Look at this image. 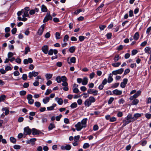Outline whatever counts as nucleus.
Instances as JSON below:
<instances>
[{
    "label": "nucleus",
    "instance_id": "6e6d98bb",
    "mask_svg": "<svg viewBox=\"0 0 151 151\" xmlns=\"http://www.w3.org/2000/svg\"><path fill=\"white\" fill-rule=\"evenodd\" d=\"M73 92L75 93H78L79 92V89L77 88H74L73 89Z\"/></svg>",
    "mask_w": 151,
    "mask_h": 151
},
{
    "label": "nucleus",
    "instance_id": "2eb2a0df",
    "mask_svg": "<svg viewBox=\"0 0 151 151\" xmlns=\"http://www.w3.org/2000/svg\"><path fill=\"white\" fill-rule=\"evenodd\" d=\"M37 139L35 138H32L29 140H28L26 141V142L27 144H32V145H34V143L36 141Z\"/></svg>",
    "mask_w": 151,
    "mask_h": 151
},
{
    "label": "nucleus",
    "instance_id": "7c9ffc66",
    "mask_svg": "<svg viewBox=\"0 0 151 151\" xmlns=\"http://www.w3.org/2000/svg\"><path fill=\"white\" fill-rule=\"evenodd\" d=\"M55 125L52 124L51 123L49 125L48 129L49 130H52L53 128H55Z\"/></svg>",
    "mask_w": 151,
    "mask_h": 151
},
{
    "label": "nucleus",
    "instance_id": "4be33fe9",
    "mask_svg": "<svg viewBox=\"0 0 151 151\" xmlns=\"http://www.w3.org/2000/svg\"><path fill=\"white\" fill-rule=\"evenodd\" d=\"M139 36V33L138 32H136L134 35L133 38L134 40H137Z\"/></svg>",
    "mask_w": 151,
    "mask_h": 151
},
{
    "label": "nucleus",
    "instance_id": "3c124183",
    "mask_svg": "<svg viewBox=\"0 0 151 151\" xmlns=\"http://www.w3.org/2000/svg\"><path fill=\"white\" fill-rule=\"evenodd\" d=\"M69 39V36L68 35H65L63 41L64 42H66Z\"/></svg>",
    "mask_w": 151,
    "mask_h": 151
},
{
    "label": "nucleus",
    "instance_id": "4d7b16f0",
    "mask_svg": "<svg viewBox=\"0 0 151 151\" xmlns=\"http://www.w3.org/2000/svg\"><path fill=\"white\" fill-rule=\"evenodd\" d=\"M5 70L6 71L11 70H12V68L9 66H6L5 67Z\"/></svg>",
    "mask_w": 151,
    "mask_h": 151
},
{
    "label": "nucleus",
    "instance_id": "e2e57ef3",
    "mask_svg": "<svg viewBox=\"0 0 151 151\" xmlns=\"http://www.w3.org/2000/svg\"><path fill=\"white\" fill-rule=\"evenodd\" d=\"M62 117V115L61 114L59 115L58 116H56L55 119L57 121H60L61 118Z\"/></svg>",
    "mask_w": 151,
    "mask_h": 151
},
{
    "label": "nucleus",
    "instance_id": "a878e982",
    "mask_svg": "<svg viewBox=\"0 0 151 151\" xmlns=\"http://www.w3.org/2000/svg\"><path fill=\"white\" fill-rule=\"evenodd\" d=\"M56 106V104H53L52 105L50 106L47 107V109L48 111H51L53 110L54 107Z\"/></svg>",
    "mask_w": 151,
    "mask_h": 151
},
{
    "label": "nucleus",
    "instance_id": "f8f14e48",
    "mask_svg": "<svg viewBox=\"0 0 151 151\" xmlns=\"http://www.w3.org/2000/svg\"><path fill=\"white\" fill-rule=\"evenodd\" d=\"M69 58H68L67 59V62L69 64H70L71 63H75L76 62V59L75 57H72L69 60Z\"/></svg>",
    "mask_w": 151,
    "mask_h": 151
},
{
    "label": "nucleus",
    "instance_id": "c9c22d12",
    "mask_svg": "<svg viewBox=\"0 0 151 151\" xmlns=\"http://www.w3.org/2000/svg\"><path fill=\"white\" fill-rule=\"evenodd\" d=\"M90 147V145L88 143H85L83 146V147L85 149L88 148Z\"/></svg>",
    "mask_w": 151,
    "mask_h": 151
},
{
    "label": "nucleus",
    "instance_id": "4468645a",
    "mask_svg": "<svg viewBox=\"0 0 151 151\" xmlns=\"http://www.w3.org/2000/svg\"><path fill=\"white\" fill-rule=\"evenodd\" d=\"M42 51L45 54H47L48 52V47L47 45H44L42 48Z\"/></svg>",
    "mask_w": 151,
    "mask_h": 151
},
{
    "label": "nucleus",
    "instance_id": "774afa93",
    "mask_svg": "<svg viewBox=\"0 0 151 151\" xmlns=\"http://www.w3.org/2000/svg\"><path fill=\"white\" fill-rule=\"evenodd\" d=\"M137 51L136 50H133L132 51V55H134L137 53Z\"/></svg>",
    "mask_w": 151,
    "mask_h": 151
},
{
    "label": "nucleus",
    "instance_id": "7ed1b4c3",
    "mask_svg": "<svg viewBox=\"0 0 151 151\" xmlns=\"http://www.w3.org/2000/svg\"><path fill=\"white\" fill-rule=\"evenodd\" d=\"M62 78L63 83H62V85L64 87L63 89L65 91H67L68 90V83L66 81H67V78L65 76H63Z\"/></svg>",
    "mask_w": 151,
    "mask_h": 151
},
{
    "label": "nucleus",
    "instance_id": "5701e85b",
    "mask_svg": "<svg viewBox=\"0 0 151 151\" xmlns=\"http://www.w3.org/2000/svg\"><path fill=\"white\" fill-rule=\"evenodd\" d=\"M55 100L57 101L58 104L60 105H61L63 104V101L61 98H55Z\"/></svg>",
    "mask_w": 151,
    "mask_h": 151
},
{
    "label": "nucleus",
    "instance_id": "dca6fc26",
    "mask_svg": "<svg viewBox=\"0 0 151 151\" xmlns=\"http://www.w3.org/2000/svg\"><path fill=\"white\" fill-rule=\"evenodd\" d=\"M112 92L114 94L117 95H120L122 94V91L119 90L117 89L113 90Z\"/></svg>",
    "mask_w": 151,
    "mask_h": 151
},
{
    "label": "nucleus",
    "instance_id": "f704fd0d",
    "mask_svg": "<svg viewBox=\"0 0 151 151\" xmlns=\"http://www.w3.org/2000/svg\"><path fill=\"white\" fill-rule=\"evenodd\" d=\"M120 58V57L118 55H116L114 58V60L115 62L117 61Z\"/></svg>",
    "mask_w": 151,
    "mask_h": 151
},
{
    "label": "nucleus",
    "instance_id": "680f3d73",
    "mask_svg": "<svg viewBox=\"0 0 151 151\" xmlns=\"http://www.w3.org/2000/svg\"><path fill=\"white\" fill-rule=\"evenodd\" d=\"M6 98V96L5 95H2L0 96V99L1 101L4 100Z\"/></svg>",
    "mask_w": 151,
    "mask_h": 151
},
{
    "label": "nucleus",
    "instance_id": "473e14b6",
    "mask_svg": "<svg viewBox=\"0 0 151 151\" xmlns=\"http://www.w3.org/2000/svg\"><path fill=\"white\" fill-rule=\"evenodd\" d=\"M10 141L14 144L16 142V139L13 137H11L10 138Z\"/></svg>",
    "mask_w": 151,
    "mask_h": 151
},
{
    "label": "nucleus",
    "instance_id": "13d9d810",
    "mask_svg": "<svg viewBox=\"0 0 151 151\" xmlns=\"http://www.w3.org/2000/svg\"><path fill=\"white\" fill-rule=\"evenodd\" d=\"M114 100V98L113 97H111L110 98L108 101V104H111Z\"/></svg>",
    "mask_w": 151,
    "mask_h": 151
},
{
    "label": "nucleus",
    "instance_id": "c03bdc74",
    "mask_svg": "<svg viewBox=\"0 0 151 151\" xmlns=\"http://www.w3.org/2000/svg\"><path fill=\"white\" fill-rule=\"evenodd\" d=\"M138 97L135 94H134L133 96H131L129 98L130 100H132L134 99H136V98Z\"/></svg>",
    "mask_w": 151,
    "mask_h": 151
},
{
    "label": "nucleus",
    "instance_id": "a18cd8bd",
    "mask_svg": "<svg viewBox=\"0 0 151 151\" xmlns=\"http://www.w3.org/2000/svg\"><path fill=\"white\" fill-rule=\"evenodd\" d=\"M50 18H49V17H47L45 16V17L44 18L43 20V22H45L48 21L49 20H51L52 19H50Z\"/></svg>",
    "mask_w": 151,
    "mask_h": 151
},
{
    "label": "nucleus",
    "instance_id": "37998d69",
    "mask_svg": "<svg viewBox=\"0 0 151 151\" xmlns=\"http://www.w3.org/2000/svg\"><path fill=\"white\" fill-rule=\"evenodd\" d=\"M112 35V33H108L106 35V37L108 39H109L111 38Z\"/></svg>",
    "mask_w": 151,
    "mask_h": 151
},
{
    "label": "nucleus",
    "instance_id": "f257e3e1",
    "mask_svg": "<svg viewBox=\"0 0 151 151\" xmlns=\"http://www.w3.org/2000/svg\"><path fill=\"white\" fill-rule=\"evenodd\" d=\"M87 118L83 119L81 122H78L75 125L76 129L78 131H81L82 129L85 128L87 126Z\"/></svg>",
    "mask_w": 151,
    "mask_h": 151
},
{
    "label": "nucleus",
    "instance_id": "9d476101",
    "mask_svg": "<svg viewBox=\"0 0 151 151\" xmlns=\"http://www.w3.org/2000/svg\"><path fill=\"white\" fill-rule=\"evenodd\" d=\"M98 91L96 90H94L93 89H88V93L89 94H92L94 95H96L98 94Z\"/></svg>",
    "mask_w": 151,
    "mask_h": 151
},
{
    "label": "nucleus",
    "instance_id": "864d4df0",
    "mask_svg": "<svg viewBox=\"0 0 151 151\" xmlns=\"http://www.w3.org/2000/svg\"><path fill=\"white\" fill-rule=\"evenodd\" d=\"M116 118L115 117L113 116L111 117L109 121L111 122H113L116 121Z\"/></svg>",
    "mask_w": 151,
    "mask_h": 151
},
{
    "label": "nucleus",
    "instance_id": "39448f33",
    "mask_svg": "<svg viewBox=\"0 0 151 151\" xmlns=\"http://www.w3.org/2000/svg\"><path fill=\"white\" fill-rule=\"evenodd\" d=\"M124 71V68H121L117 70H114L112 72L111 74L112 75H116L117 74H121Z\"/></svg>",
    "mask_w": 151,
    "mask_h": 151
},
{
    "label": "nucleus",
    "instance_id": "338daca9",
    "mask_svg": "<svg viewBox=\"0 0 151 151\" xmlns=\"http://www.w3.org/2000/svg\"><path fill=\"white\" fill-rule=\"evenodd\" d=\"M48 52L49 55H53V50L52 49H50L48 51Z\"/></svg>",
    "mask_w": 151,
    "mask_h": 151
},
{
    "label": "nucleus",
    "instance_id": "e433bc0d",
    "mask_svg": "<svg viewBox=\"0 0 151 151\" xmlns=\"http://www.w3.org/2000/svg\"><path fill=\"white\" fill-rule=\"evenodd\" d=\"M17 18H18V20L19 21L22 20L24 22V21H27V18H24L23 17V18H22L21 17H20V16H18Z\"/></svg>",
    "mask_w": 151,
    "mask_h": 151
},
{
    "label": "nucleus",
    "instance_id": "9b49d317",
    "mask_svg": "<svg viewBox=\"0 0 151 151\" xmlns=\"http://www.w3.org/2000/svg\"><path fill=\"white\" fill-rule=\"evenodd\" d=\"M71 148V146L70 145H67L65 146H62L61 149L63 150H70Z\"/></svg>",
    "mask_w": 151,
    "mask_h": 151
},
{
    "label": "nucleus",
    "instance_id": "6e6552de",
    "mask_svg": "<svg viewBox=\"0 0 151 151\" xmlns=\"http://www.w3.org/2000/svg\"><path fill=\"white\" fill-rule=\"evenodd\" d=\"M45 26V24H43L41 26L39 29H38L37 32L39 35H40L42 34L44 31Z\"/></svg>",
    "mask_w": 151,
    "mask_h": 151
},
{
    "label": "nucleus",
    "instance_id": "a19ab883",
    "mask_svg": "<svg viewBox=\"0 0 151 151\" xmlns=\"http://www.w3.org/2000/svg\"><path fill=\"white\" fill-rule=\"evenodd\" d=\"M119 83H115L114 84H113L111 86V88H116L119 86Z\"/></svg>",
    "mask_w": 151,
    "mask_h": 151
},
{
    "label": "nucleus",
    "instance_id": "de8ad7c7",
    "mask_svg": "<svg viewBox=\"0 0 151 151\" xmlns=\"http://www.w3.org/2000/svg\"><path fill=\"white\" fill-rule=\"evenodd\" d=\"M86 37H85L83 36H80L79 37V39L80 41L82 42L84 40Z\"/></svg>",
    "mask_w": 151,
    "mask_h": 151
},
{
    "label": "nucleus",
    "instance_id": "052dcab7",
    "mask_svg": "<svg viewBox=\"0 0 151 151\" xmlns=\"http://www.w3.org/2000/svg\"><path fill=\"white\" fill-rule=\"evenodd\" d=\"M27 75L26 74H24L22 75V78L23 80L25 81L27 80Z\"/></svg>",
    "mask_w": 151,
    "mask_h": 151
},
{
    "label": "nucleus",
    "instance_id": "79ce46f5",
    "mask_svg": "<svg viewBox=\"0 0 151 151\" xmlns=\"http://www.w3.org/2000/svg\"><path fill=\"white\" fill-rule=\"evenodd\" d=\"M30 50L29 47H27L25 48V54H27L28 52H30Z\"/></svg>",
    "mask_w": 151,
    "mask_h": 151
},
{
    "label": "nucleus",
    "instance_id": "bb28decb",
    "mask_svg": "<svg viewBox=\"0 0 151 151\" xmlns=\"http://www.w3.org/2000/svg\"><path fill=\"white\" fill-rule=\"evenodd\" d=\"M139 102V100L137 99H134L131 104L133 105H137Z\"/></svg>",
    "mask_w": 151,
    "mask_h": 151
},
{
    "label": "nucleus",
    "instance_id": "412c9836",
    "mask_svg": "<svg viewBox=\"0 0 151 151\" xmlns=\"http://www.w3.org/2000/svg\"><path fill=\"white\" fill-rule=\"evenodd\" d=\"M63 76H62L61 77H60V76H58L56 77V81L58 83H60L61 81L62 82L63 81Z\"/></svg>",
    "mask_w": 151,
    "mask_h": 151
},
{
    "label": "nucleus",
    "instance_id": "58836bf2",
    "mask_svg": "<svg viewBox=\"0 0 151 151\" xmlns=\"http://www.w3.org/2000/svg\"><path fill=\"white\" fill-rule=\"evenodd\" d=\"M69 50L71 53H73L75 51V47L74 46H72L70 47L69 49Z\"/></svg>",
    "mask_w": 151,
    "mask_h": 151
},
{
    "label": "nucleus",
    "instance_id": "09e8293b",
    "mask_svg": "<svg viewBox=\"0 0 151 151\" xmlns=\"http://www.w3.org/2000/svg\"><path fill=\"white\" fill-rule=\"evenodd\" d=\"M13 55L14 54L13 53L11 52H9L7 55L8 58H10L12 57Z\"/></svg>",
    "mask_w": 151,
    "mask_h": 151
},
{
    "label": "nucleus",
    "instance_id": "a211bd4d",
    "mask_svg": "<svg viewBox=\"0 0 151 151\" xmlns=\"http://www.w3.org/2000/svg\"><path fill=\"white\" fill-rule=\"evenodd\" d=\"M144 51L146 53L151 55V48L149 47H146L145 48Z\"/></svg>",
    "mask_w": 151,
    "mask_h": 151
},
{
    "label": "nucleus",
    "instance_id": "6ab92c4d",
    "mask_svg": "<svg viewBox=\"0 0 151 151\" xmlns=\"http://www.w3.org/2000/svg\"><path fill=\"white\" fill-rule=\"evenodd\" d=\"M112 76H113V75L111 73H110L109 74V76H108V79H108L107 82L109 83H110L111 82L113 81V79L112 78Z\"/></svg>",
    "mask_w": 151,
    "mask_h": 151
},
{
    "label": "nucleus",
    "instance_id": "20e7f679",
    "mask_svg": "<svg viewBox=\"0 0 151 151\" xmlns=\"http://www.w3.org/2000/svg\"><path fill=\"white\" fill-rule=\"evenodd\" d=\"M125 120L126 121L129 123L135 121V119L132 116L131 114H129L125 118Z\"/></svg>",
    "mask_w": 151,
    "mask_h": 151
},
{
    "label": "nucleus",
    "instance_id": "f03ea898",
    "mask_svg": "<svg viewBox=\"0 0 151 151\" xmlns=\"http://www.w3.org/2000/svg\"><path fill=\"white\" fill-rule=\"evenodd\" d=\"M96 101L95 98L93 96H90L88 99H86L84 101L85 106L88 107L92 103H94Z\"/></svg>",
    "mask_w": 151,
    "mask_h": 151
},
{
    "label": "nucleus",
    "instance_id": "aec40b11",
    "mask_svg": "<svg viewBox=\"0 0 151 151\" xmlns=\"http://www.w3.org/2000/svg\"><path fill=\"white\" fill-rule=\"evenodd\" d=\"M88 79L87 77H84L82 79V85H86L88 83Z\"/></svg>",
    "mask_w": 151,
    "mask_h": 151
},
{
    "label": "nucleus",
    "instance_id": "ea45409f",
    "mask_svg": "<svg viewBox=\"0 0 151 151\" xmlns=\"http://www.w3.org/2000/svg\"><path fill=\"white\" fill-rule=\"evenodd\" d=\"M55 37L57 39H59L60 37V34L58 32H57L55 33Z\"/></svg>",
    "mask_w": 151,
    "mask_h": 151
},
{
    "label": "nucleus",
    "instance_id": "603ef678",
    "mask_svg": "<svg viewBox=\"0 0 151 151\" xmlns=\"http://www.w3.org/2000/svg\"><path fill=\"white\" fill-rule=\"evenodd\" d=\"M51 92L52 91L51 89H47V90L46 92L45 93V95H47Z\"/></svg>",
    "mask_w": 151,
    "mask_h": 151
},
{
    "label": "nucleus",
    "instance_id": "4c0bfd02",
    "mask_svg": "<svg viewBox=\"0 0 151 151\" xmlns=\"http://www.w3.org/2000/svg\"><path fill=\"white\" fill-rule=\"evenodd\" d=\"M77 104L76 102H74L72 103L70 106V107L72 109H73L77 107Z\"/></svg>",
    "mask_w": 151,
    "mask_h": 151
},
{
    "label": "nucleus",
    "instance_id": "5fc2aeb1",
    "mask_svg": "<svg viewBox=\"0 0 151 151\" xmlns=\"http://www.w3.org/2000/svg\"><path fill=\"white\" fill-rule=\"evenodd\" d=\"M117 116L119 117H122L123 115V112L121 111H119L117 114Z\"/></svg>",
    "mask_w": 151,
    "mask_h": 151
},
{
    "label": "nucleus",
    "instance_id": "72a5a7b5",
    "mask_svg": "<svg viewBox=\"0 0 151 151\" xmlns=\"http://www.w3.org/2000/svg\"><path fill=\"white\" fill-rule=\"evenodd\" d=\"M49 97H47L43 99V102L44 104H46L49 101Z\"/></svg>",
    "mask_w": 151,
    "mask_h": 151
},
{
    "label": "nucleus",
    "instance_id": "f3484780",
    "mask_svg": "<svg viewBox=\"0 0 151 151\" xmlns=\"http://www.w3.org/2000/svg\"><path fill=\"white\" fill-rule=\"evenodd\" d=\"M41 121L44 124L47 122V119L46 116L44 115H43L41 117Z\"/></svg>",
    "mask_w": 151,
    "mask_h": 151
},
{
    "label": "nucleus",
    "instance_id": "49530a36",
    "mask_svg": "<svg viewBox=\"0 0 151 151\" xmlns=\"http://www.w3.org/2000/svg\"><path fill=\"white\" fill-rule=\"evenodd\" d=\"M35 105L37 107H39L41 105L40 103L38 101H36L35 103Z\"/></svg>",
    "mask_w": 151,
    "mask_h": 151
},
{
    "label": "nucleus",
    "instance_id": "bf43d9fd",
    "mask_svg": "<svg viewBox=\"0 0 151 151\" xmlns=\"http://www.w3.org/2000/svg\"><path fill=\"white\" fill-rule=\"evenodd\" d=\"M13 147L15 149L19 150L20 149L21 146L18 145H15Z\"/></svg>",
    "mask_w": 151,
    "mask_h": 151
},
{
    "label": "nucleus",
    "instance_id": "1a4fd4ad",
    "mask_svg": "<svg viewBox=\"0 0 151 151\" xmlns=\"http://www.w3.org/2000/svg\"><path fill=\"white\" fill-rule=\"evenodd\" d=\"M128 79L126 78H124L123 82H122L120 84V86L122 88H124L126 86V85L127 83Z\"/></svg>",
    "mask_w": 151,
    "mask_h": 151
},
{
    "label": "nucleus",
    "instance_id": "b1692460",
    "mask_svg": "<svg viewBox=\"0 0 151 151\" xmlns=\"http://www.w3.org/2000/svg\"><path fill=\"white\" fill-rule=\"evenodd\" d=\"M41 11L42 12H45L47 11V9L46 6L43 4L41 6Z\"/></svg>",
    "mask_w": 151,
    "mask_h": 151
},
{
    "label": "nucleus",
    "instance_id": "2f4dec72",
    "mask_svg": "<svg viewBox=\"0 0 151 151\" xmlns=\"http://www.w3.org/2000/svg\"><path fill=\"white\" fill-rule=\"evenodd\" d=\"M2 111H5V114L6 115H7L9 114V110L7 109L6 108H3L2 109Z\"/></svg>",
    "mask_w": 151,
    "mask_h": 151
},
{
    "label": "nucleus",
    "instance_id": "ddd939ff",
    "mask_svg": "<svg viewBox=\"0 0 151 151\" xmlns=\"http://www.w3.org/2000/svg\"><path fill=\"white\" fill-rule=\"evenodd\" d=\"M32 134L33 135H38L40 133H41L40 131L35 128L32 129Z\"/></svg>",
    "mask_w": 151,
    "mask_h": 151
},
{
    "label": "nucleus",
    "instance_id": "8fccbe9b",
    "mask_svg": "<svg viewBox=\"0 0 151 151\" xmlns=\"http://www.w3.org/2000/svg\"><path fill=\"white\" fill-rule=\"evenodd\" d=\"M26 94V91H22L19 92V94L21 96H24Z\"/></svg>",
    "mask_w": 151,
    "mask_h": 151
},
{
    "label": "nucleus",
    "instance_id": "423d86ee",
    "mask_svg": "<svg viewBox=\"0 0 151 151\" xmlns=\"http://www.w3.org/2000/svg\"><path fill=\"white\" fill-rule=\"evenodd\" d=\"M32 132L31 130L29 127H27L24 128V134L26 135L27 134H30Z\"/></svg>",
    "mask_w": 151,
    "mask_h": 151
},
{
    "label": "nucleus",
    "instance_id": "c756f323",
    "mask_svg": "<svg viewBox=\"0 0 151 151\" xmlns=\"http://www.w3.org/2000/svg\"><path fill=\"white\" fill-rule=\"evenodd\" d=\"M45 77L47 80H49L51 79L52 76V74L50 73H47L45 75Z\"/></svg>",
    "mask_w": 151,
    "mask_h": 151
},
{
    "label": "nucleus",
    "instance_id": "0eeeda50",
    "mask_svg": "<svg viewBox=\"0 0 151 151\" xmlns=\"http://www.w3.org/2000/svg\"><path fill=\"white\" fill-rule=\"evenodd\" d=\"M32 96L31 94H29L27 95V99L28 100V103L30 104H33L34 100L32 99Z\"/></svg>",
    "mask_w": 151,
    "mask_h": 151
},
{
    "label": "nucleus",
    "instance_id": "69168bd1",
    "mask_svg": "<svg viewBox=\"0 0 151 151\" xmlns=\"http://www.w3.org/2000/svg\"><path fill=\"white\" fill-rule=\"evenodd\" d=\"M145 116L147 119H149L151 118V114H145Z\"/></svg>",
    "mask_w": 151,
    "mask_h": 151
},
{
    "label": "nucleus",
    "instance_id": "0e129e2a",
    "mask_svg": "<svg viewBox=\"0 0 151 151\" xmlns=\"http://www.w3.org/2000/svg\"><path fill=\"white\" fill-rule=\"evenodd\" d=\"M130 71V70L128 69L127 68L124 71V73L123 75H126L128 73H129Z\"/></svg>",
    "mask_w": 151,
    "mask_h": 151
},
{
    "label": "nucleus",
    "instance_id": "393cba45",
    "mask_svg": "<svg viewBox=\"0 0 151 151\" xmlns=\"http://www.w3.org/2000/svg\"><path fill=\"white\" fill-rule=\"evenodd\" d=\"M23 10V14L22 15V17L24 18H25V17H29V15L28 13V12H27V11H25L24 9Z\"/></svg>",
    "mask_w": 151,
    "mask_h": 151
},
{
    "label": "nucleus",
    "instance_id": "cd10ccee",
    "mask_svg": "<svg viewBox=\"0 0 151 151\" xmlns=\"http://www.w3.org/2000/svg\"><path fill=\"white\" fill-rule=\"evenodd\" d=\"M121 64L120 62L117 63H114L111 64L112 65L115 67H119Z\"/></svg>",
    "mask_w": 151,
    "mask_h": 151
},
{
    "label": "nucleus",
    "instance_id": "c85d7f7f",
    "mask_svg": "<svg viewBox=\"0 0 151 151\" xmlns=\"http://www.w3.org/2000/svg\"><path fill=\"white\" fill-rule=\"evenodd\" d=\"M141 116V114L137 113L134 114L133 117H134L135 121L138 118L140 117Z\"/></svg>",
    "mask_w": 151,
    "mask_h": 151
}]
</instances>
